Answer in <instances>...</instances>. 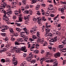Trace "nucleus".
I'll use <instances>...</instances> for the list:
<instances>
[{
	"label": "nucleus",
	"instance_id": "052dcab7",
	"mask_svg": "<svg viewBox=\"0 0 66 66\" xmlns=\"http://www.w3.org/2000/svg\"><path fill=\"white\" fill-rule=\"evenodd\" d=\"M15 23H16V24H17V25L18 26H20L21 25V24L20 23H17L16 22Z\"/></svg>",
	"mask_w": 66,
	"mask_h": 66
},
{
	"label": "nucleus",
	"instance_id": "37998d69",
	"mask_svg": "<svg viewBox=\"0 0 66 66\" xmlns=\"http://www.w3.org/2000/svg\"><path fill=\"white\" fill-rule=\"evenodd\" d=\"M25 13H26V14H29V11L27 10H26L24 11Z\"/></svg>",
	"mask_w": 66,
	"mask_h": 66
},
{
	"label": "nucleus",
	"instance_id": "603ef678",
	"mask_svg": "<svg viewBox=\"0 0 66 66\" xmlns=\"http://www.w3.org/2000/svg\"><path fill=\"white\" fill-rule=\"evenodd\" d=\"M53 51L55 52L56 51V48H55L53 47L52 48Z\"/></svg>",
	"mask_w": 66,
	"mask_h": 66
},
{
	"label": "nucleus",
	"instance_id": "7c9ffc66",
	"mask_svg": "<svg viewBox=\"0 0 66 66\" xmlns=\"http://www.w3.org/2000/svg\"><path fill=\"white\" fill-rule=\"evenodd\" d=\"M11 38V39L12 42H14V41L15 40V39L14 38V36H12Z\"/></svg>",
	"mask_w": 66,
	"mask_h": 66
},
{
	"label": "nucleus",
	"instance_id": "774afa93",
	"mask_svg": "<svg viewBox=\"0 0 66 66\" xmlns=\"http://www.w3.org/2000/svg\"><path fill=\"white\" fill-rule=\"evenodd\" d=\"M50 42H54V40L53 39H52L50 40Z\"/></svg>",
	"mask_w": 66,
	"mask_h": 66
},
{
	"label": "nucleus",
	"instance_id": "1a4fd4ad",
	"mask_svg": "<svg viewBox=\"0 0 66 66\" xmlns=\"http://www.w3.org/2000/svg\"><path fill=\"white\" fill-rule=\"evenodd\" d=\"M59 11H61V13H62V15L64 14V9L63 8H60L59 9Z\"/></svg>",
	"mask_w": 66,
	"mask_h": 66
},
{
	"label": "nucleus",
	"instance_id": "09e8293b",
	"mask_svg": "<svg viewBox=\"0 0 66 66\" xmlns=\"http://www.w3.org/2000/svg\"><path fill=\"white\" fill-rule=\"evenodd\" d=\"M57 65H58V63H57V62H55V63L54 64V65H53V66H57Z\"/></svg>",
	"mask_w": 66,
	"mask_h": 66
},
{
	"label": "nucleus",
	"instance_id": "69168bd1",
	"mask_svg": "<svg viewBox=\"0 0 66 66\" xmlns=\"http://www.w3.org/2000/svg\"><path fill=\"white\" fill-rule=\"evenodd\" d=\"M1 6V7L0 8V10L1 11H2V9H3V7L2 6Z\"/></svg>",
	"mask_w": 66,
	"mask_h": 66
},
{
	"label": "nucleus",
	"instance_id": "864d4df0",
	"mask_svg": "<svg viewBox=\"0 0 66 66\" xmlns=\"http://www.w3.org/2000/svg\"><path fill=\"white\" fill-rule=\"evenodd\" d=\"M32 52H31L29 54V56H30L29 57H31V56H32Z\"/></svg>",
	"mask_w": 66,
	"mask_h": 66
},
{
	"label": "nucleus",
	"instance_id": "4d7b16f0",
	"mask_svg": "<svg viewBox=\"0 0 66 66\" xmlns=\"http://www.w3.org/2000/svg\"><path fill=\"white\" fill-rule=\"evenodd\" d=\"M33 21H34V22H36V19L35 18H34L33 19Z\"/></svg>",
	"mask_w": 66,
	"mask_h": 66
},
{
	"label": "nucleus",
	"instance_id": "a19ab883",
	"mask_svg": "<svg viewBox=\"0 0 66 66\" xmlns=\"http://www.w3.org/2000/svg\"><path fill=\"white\" fill-rule=\"evenodd\" d=\"M6 54H7V56H11L12 54L10 53H9L8 52H6Z\"/></svg>",
	"mask_w": 66,
	"mask_h": 66
},
{
	"label": "nucleus",
	"instance_id": "473e14b6",
	"mask_svg": "<svg viewBox=\"0 0 66 66\" xmlns=\"http://www.w3.org/2000/svg\"><path fill=\"white\" fill-rule=\"evenodd\" d=\"M62 51H63V52H65L66 51V48H64L62 49Z\"/></svg>",
	"mask_w": 66,
	"mask_h": 66
},
{
	"label": "nucleus",
	"instance_id": "f704fd0d",
	"mask_svg": "<svg viewBox=\"0 0 66 66\" xmlns=\"http://www.w3.org/2000/svg\"><path fill=\"white\" fill-rule=\"evenodd\" d=\"M41 40V39L39 38L38 39V40H37V42L38 43H40V42H41V41L42 40Z\"/></svg>",
	"mask_w": 66,
	"mask_h": 66
},
{
	"label": "nucleus",
	"instance_id": "cd10ccee",
	"mask_svg": "<svg viewBox=\"0 0 66 66\" xmlns=\"http://www.w3.org/2000/svg\"><path fill=\"white\" fill-rule=\"evenodd\" d=\"M32 38H33V39H36V38H37V37H36V36L35 35H33Z\"/></svg>",
	"mask_w": 66,
	"mask_h": 66
},
{
	"label": "nucleus",
	"instance_id": "393cba45",
	"mask_svg": "<svg viewBox=\"0 0 66 66\" xmlns=\"http://www.w3.org/2000/svg\"><path fill=\"white\" fill-rule=\"evenodd\" d=\"M31 60V57H27V61H28V62H30Z\"/></svg>",
	"mask_w": 66,
	"mask_h": 66
},
{
	"label": "nucleus",
	"instance_id": "bb28decb",
	"mask_svg": "<svg viewBox=\"0 0 66 66\" xmlns=\"http://www.w3.org/2000/svg\"><path fill=\"white\" fill-rule=\"evenodd\" d=\"M9 30L10 31L11 33H13L14 31H13V29L11 28H10L9 29Z\"/></svg>",
	"mask_w": 66,
	"mask_h": 66
},
{
	"label": "nucleus",
	"instance_id": "f3484780",
	"mask_svg": "<svg viewBox=\"0 0 66 66\" xmlns=\"http://www.w3.org/2000/svg\"><path fill=\"white\" fill-rule=\"evenodd\" d=\"M12 62L14 63V65H17V61H16L15 60V59H12Z\"/></svg>",
	"mask_w": 66,
	"mask_h": 66
},
{
	"label": "nucleus",
	"instance_id": "b1692460",
	"mask_svg": "<svg viewBox=\"0 0 66 66\" xmlns=\"http://www.w3.org/2000/svg\"><path fill=\"white\" fill-rule=\"evenodd\" d=\"M17 40L18 42H22L23 41L22 39H19V38Z\"/></svg>",
	"mask_w": 66,
	"mask_h": 66
},
{
	"label": "nucleus",
	"instance_id": "680f3d73",
	"mask_svg": "<svg viewBox=\"0 0 66 66\" xmlns=\"http://www.w3.org/2000/svg\"><path fill=\"white\" fill-rule=\"evenodd\" d=\"M42 6H43V7H45L46 6V5L45 4H43L41 5Z\"/></svg>",
	"mask_w": 66,
	"mask_h": 66
},
{
	"label": "nucleus",
	"instance_id": "6e6d98bb",
	"mask_svg": "<svg viewBox=\"0 0 66 66\" xmlns=\"http://www.w3.org/2000/svg\"><path fill=\"white\" fill-rule=\"evenodd\" d=\"M5 33H1V35L2 36H5Z\"/></svg>",
	"mask_w": 66,
	"mask_h": 66
},
{
	"label": "nucleus",
	"instance_id": "49530a36",
	"mask_svg": "<svg viewBox=\"0 0 66 66\" xmlns=\"http://www.w3.org/2000/svg\"><path fill=\"white\" fill-rule=\"evenodd\" d=\"M48 58L45 59L44 60H45V61L46 62H49V60H48Z\"/></svg>",
	"mask_w": 66,
	"mask_h": 66
},
{
	"label": "nucleus",
	"instance_id": "412c9836",
	"mask_svg": "<svg viewBox=\"0 0 66 66\" xmlns=\"http://www.w3.org/2000/svg\"><path fill=\"white\" fill-rule=\"evenodd\" d=\"M53 35V34L51 33H48V37H50V38H52V36Z\"/></svg>",
	"mask_w": 66,
	"mask_h": 66
},
{
	"label": "nucleus",
	"instance_id": "423d86ee",
	"mask_svg": "<svg viewBox=\"0 0 66 66\" xmlns=\"http://www.w3.org/2000/svg\"><path fill=\"white\" fill-rule=\"evenodd\" d=\"M40 44H43V45L44 46H47V43L46 41H44V40H41V42H40Z\"/></svg>",
	"mask_w": 66,
	"mask_h": 66
},
{
	"label": "nucleus",
	"instance_id": "0eeeda50",
	"mask_svg": "<svg viewBox=\"0 0 66 66\" xmlns=\"http://www.w3.org/2000/svg\"><path fill=\"white\" fill-rule=\"evenodd\" d=\"M53 33L55 35H56L59 34V31H56V30H53Z\"/></svg>",
	"mask_w": 66,
	"mask_h": 66
},
{
	"label": "nucleus",
	"instance_id": "0e129e2a",
	"mask_svg": "<svg viewBox=\"0 0 66 66\" xmlns=\"http://www.w3.org/2000/svg\"><path fill=\"white\" fill-rule=\"evenodd\" d=\"M5 28H6V30H7V29H9V27L7 26H5Z\"/></svg>",
	"mask_w": 66,
	"mask_h": 66
},
{
	"label": "nucleus",
	"instance_id": "c03bdc74",
	"mask_svg": "<svg viewBox=\"0 0 66 66\" xmlns=\"http://www.w3.org/2000/svg\"><path fill=\"white\" fill-rule=\"evenodd\" d=\"M48 33L47 32H46L45 34V36L46 37H47V36H48Z\"/></svg>",
	"mask_w": 66,
	"mask_h": 66
},
{
	"label": "nucleus",
	"instance_id": "c9c22d12",
	"mask_svg": "<svg viewBox=\"0 0 66 66\" xmlns=\"http://www.w3.org/2000/svg\"><path fill=\"white\" fill-rule=\"evenodd\" d=\"M51 26V25H50L46 26L45 27L46 28H47V29H50Z\"/></svg>",
	"mask_w": 66,
	"mask_h": 66
},
{
	"label": "nucleus",
	"instance_id": "aec40b11",
	"mask_svg": "<svg viewBox=\"0 0 66 66\" xmlns=\"http://www.w3.org/2000/svg\"><path fill=\"white\" fill-rule=\"evenodd\" d=\"M19 22H22V17H19Z\"/></svg>",
	"mask_w": 66,
	"mask_h": 66
},
{
	"label": "nucleus",
	"instance_id": "c756f323",
	"mask_svg": "<svg viewBox=\"0 0 66 66\" xmlns=\"http://www.w3.org/2000/svg\"><path fill=\"white\" fill-rule=\"evenodd\" d=\"M5 42H6V43H7V42H8L7 41L9 40V39L8 38H7V37H6L5 39Z\"/></svg>",
	"mask_w": 66,
	"mask_h": 66
},
{
	"label": "nucleus",
	"instance_id": "a18cd8bd",
	"mask_svg": "<svg viewBox=\"0 0 66 66\" xmlns=\"http://www.w3.org/2000/svg\"><path fill=\"white\" fill-rule=\"evenodd\" d=\"M37 37H39L40 35V34H39V32H37Z\"/></svg>",
	"mask_w": 66,
	"mask_h": 66
},
{
	"label": "nucleus",
	"instance_id": "4be33fe9",
	"mask_svg": "<svg viewBox=\"0 0 66 66\" xmlns=\"http://www.w3.org/2000/svg\"><path fill=\"white\" fill-rule=\"evenodd\" d=\"M41 12L42 14L43 15H45V12L44 11V10H43V9H41Z\"/></svg>",
	"mask_w": 66,
	"mask_h": 66
},
{
	"label": "nucleus",
	"instance_id": "bf43d9fd",
	"mask_svg": "<svg viewBox=\"0 0 66 66\" xmlns=\"http://www.w3.org/2000/svg\"><path fill=\"white\" fill-rule=\"evenodd\" d=\"M22 2H23V4H26V0H22Z\"/></svg>",
	"mask_w": 66,
	"mask_h": 66
},
{
	"label": "nucleus",
	"instance_id": "f257e3e1",
	"mask_svg": "<svg viewBox=\"0 0 66 66\" xmlns=\"http://www.w3.org/2000/svg\"><path fill=\"white\" fill-rule=\"evenodd\" d=\"M25 32H21V37H22L23 38V39L26 42H28V38L27 37H25Z\"/></svg>",
	"mask_w": 66,
	"mask_h": 66
},
{
	"label": "nucleus",
	"instance_id": "f8f14e48",
	"mask_svg": "<svg viewBox=\"0 0 66 66\" xmlns=\"http://www.w3.org/2000/svg\"><path fill=\"white\" fill-rule=\"evenodd\" d=\"M11 9H8L7 10V11L8 12H7L6 14H12V12L11 11Z\"/></svg>",
	"mask_w": 66,
	"mask_h": 66
},
{
	"label": "nucleus",
	"instance_id": "2f4dec72",
	"mask_svg": "<svg viewBox=\"0 0 66 66\" xmlns=\"http://www.w3.org/2000/svg\"><path fill=\"white\" fill-rule=\"evenodd\" d=\"M42 20L43 21H46V19L45 18V16H43L42 17Z\"/></svg>",
	"mask_w": 66,
	"mask_h": 66
},
{
	"label": "nucleus",
	"instance_id": "9d476101",
	"mask_svg": "<svg viewBox=\"0 0 66 66\" xmlns=\"http://www.w3.org/2000/svg\"><path fill=\"white\" fill-rule=\"evenodd\" d=\"M56 61H57V60H56V59H54L51 60L50 61V62H51V63H52V62H54L53 63V64H55V63L57 62Z\"/></svg>",
	"mask_w": 66,
	"mask_h": 66
},
{
	"label": "nucleus",
	"instance_id": "7ed1b4c3",
	"mask_svg": "<svg viewBox=\"0 0 66 66\" xmlns=\"http://www.w3.org/2000/svg\"><path fill=\"white\" fill-rule=\"evenodd\" d=\"M37 29V27L36 26H35L34 28H32V30L30 31V33H35Z\"/></svg>",
	"mask_w": 66,
	"mask_h": 66
},
{
	"label": "nucleus",
	"instance_id": "9b49d317",
	"mask_svg": "<svg viewBox=\"0 0 66 66\" xmlns=\"http://www.w3.org/2000/svg\"><path fill=\"white\" fill-rule=\"evenodd\" d=\"M23 30L25 31V32L27 34V35H28L29 33V31L27 30V28H23Z\"/></svg>",
	"mask_w": 66,
	"mask_h": 66
},
{
	"label": "nucleus",
	"instance_id": "ea45409f",
	"mask_svg": "<svg viewBox=\"0 0 66 66\" xmlns=\"http://www.w3.org/2000/svg\"><path fill=\"white\" fill-rule=\"evenodd\" d=\"M24 19L25 20H26L27 19H29V17L28 16H24Z\"/></svg>",
	"mask_w": 66,
	"mask_h": 66
},
{
	"label": "nucleus",
	"instance_id": "dca6fc26",
	"mask_svg": "<svg viewBox=\"0 0 66 66\" xmlns=\"http://www.w3.org/2000/svg\"><path fill=\"white\" fill-rule=\"evenodd\" d=\"M63 45H66V38L64 39L62 42Z\"/></svg>",
	"mask_w": 66,
	"mask_h": 66
},
{
	"label": "nucleus",
	"instance_id": "39448f33",
	"mask_svg": "<svg viewBox=\"0 0 66 66\" xmlns=\"http://www.w3.org/2000/svg\"><path fill=\"white\" fill-rule=\"evenodd\" d=\"M37 22L39 23V26H41V25H42V23H41V22H40L41 19L39 18H37Z\"/></svg>",
	"mask_w": 66,
	"mask_h": 66
},
{
	"label": "nucleus",
	"instance_id": "2eb2a0df",
	"mask_svg": "<svg viewBox=\"0 0 66 66\" xmlns=\"http://www.w3.org/2000/svg\"><path fill=\"white\" fill-rule=\"evenodd\" d=\"M49 7H50L48 8V9L49 10H53V7L52 5H49Z\"/></svg>",
	"mask_w": 66,
	"mask_h": 66
},
{
	"label": "nucleus",
	"instance_id": "a878e982",
	"mask_svg": "<svg viewBox=\"0 0 66 66\" xmlns=\"http://www.w3.org/2000/svg\"><path fill=\"white\" fill-rule=\"evenodd\" d=\"M64 47V45H59L58 46V48H60L61 49V48H63Z\"/></svg>",
	"mask_w": 66,
	"mask_h": 66
},
{
	"label": "nucleus",
	"instance_id": "4c0bfd02",
	"mask_svg": "<svg viewBox=\"0 0 66 66\" xmlns=\"http://www.w3.org/2000/svg\"><path fill=\"white\" fill-rule=\"evenodd\" d=\"M31 63H35L36 62V60H31Z\"/></svg>",
	"mask_w": 66,
	"mask_h": 66
},
{
	"label": "nucleus",
	"instance_id": "c85d7f7f",
	"mask_svg": "<svg viewBox=\"0 0 66 66\" xmlns=\"http://www.w3.org/2000/svg\"><path fill=\"white\" fill-rule=\"evenodd\" d=\"M53 39L54 42H56V41H57V37H54V38Z\"/></svg>",
	"mask_w": 66,
	"mask_h": 66
},
{
	"label": "nucleus",
	"instance_id": "6e6552de",
	"mask_svg": "<svg viewBox=\"0 0 66 66\" xmlns=\"http://www.w3.org/2000/svg\"><path fill=\"white\" fill-rule=\"evenodd\" d=\"M55 58H57L59 57L60 56V53H57L55 54Z\"/></svg>",
	"mask_w": 66,
	"mask_h": 66
},
{
	"label": "nucleus",
	"instance_id": "58836bf2",
	"mask_svg": "<svg viewBox=\"0 0 66 66\" xmlns=\"http://www.w3.org/2000/svg\"><path fill=\"white\" fill-rule=\"evenodd\" d=\"M6 8H7V9H11V6L7 5H6Z\"/></svg>",
	"mask_w": 66,
	"mask_h": 66
},
{
	"label": "nucleus",
	"instance_id": "8fccbe9b",
	"mask_svg": "<svg viewBox=\"0 0 66 66\" xmlns=\"http://www.w3.org/2000/svg\"><path fill=\"white\" fill-rule=\"evenodd\" d=\"M54 43V42H50V45H53V44Z\"/></svg>",
	"mask_w": 66,
	"mask_h": 66
},
{
	"label": "nucleus",
	"instance_id": "a211bd4d",
	"mask_svg": "<svg viewBox=\"0 0 66 66\" xmlns=\"http://www.w3.org/2000/svg\"><path fill=\"white\" fill-rule=\"evenodd\" d=\"M3 4H2V5L1 6L2 7H5V6H6L7 5V4L6 3H3Z\"/></svg>",
	"mask_w": 66,
	"mask_h": 66
},
{
	"label": "nucleus",
	"instance_id": "5fc2aeb1",
	"mask_svg": "<svg viewBox=\"0 0 66 66\" xmlns=\"http://www.w3.org/2000/svg\"><path fill=\"white\" fill-rule=\"evenodd\" d=\"M15 45H19V43H18L17 42H15L14 43Z\"/></svg>",
	"mask_w": 66,
	"mask_h": 66
},
{
	"label": "nucleus",
	"instance_id": "f03ea898",
	"mask_svg": "<svg viewBox=\"0 0 66 66\" xmlns=\"http://www.w3.org/2000/svg\"><path fill=\"white\" fill-rule=\"evenodd\" d=\"M21 50V49L20 48H17L16 47H13V48L12 49V52H14L15 51H16V52L17 53H20V51Z\"/></svg>",
	"mask_w": 66,
	"mask_h": 66
},
{
	"label": "nucleus",
	"instance_id": "4468645a",
	"mask_svg": "<svg viewBox=\"0 0 66 66\" xmlns=\"http://www.w3.org/2000/svg\"><path fill=\"white\" fill-rule=\"evenodd\" d=\"M26 47H23L21 49L22 51H23L24 52H26L27 51V50L26 49Z\"/></svg>",
	"mask_w": 66,
	"mask_h": 66
},
{
	"label": "nucleus",
	"instance_id": "338daca9",
	"mask_svg": "<svg viewBox=\"0 0 66 66\" xmlns=\"http://www.w3.org/2000/svg\"><path fill=\"white\" fill-rule=\"evenodd\" d=\"M32 2H33L34 3H36V1H35V0H32Z\"/></svg>",
	"mask_w": 66,
	"mask_h": 66
},
{
	"label": "nucleus",
	"instance_id": "6ab92c4d",
	"mask_svg": "<svg viewBox=\"0 0 66 66\" xmlns=\"http://www.w3.org/2000/svg\"><path fill=\"white\" fill-rule=\"evenodd\" d=\"M39 8H40V5H37L36 7V10H39Z\"/></svg>",
	"mask_w": 66,
	"mask_h": 66
},
{
	"label": "nucleus",
	"instance_id": "20e7f679",
	"mask_svg": "<svg viewBox=\"0 0 66 66\" xmlns=\"http://www.w3.org/2000/svg\"><path fill=\"white\" fill-rule=\"evenodd\" d=\"M4 18H3V19H4L5 21L8 24H9L10 23V22L9 21V19L8 18V17H4Z\"/></svg>",
	"mask_w": 66,
	"mask_h": 66
},
{
	"label": "nucleus",
	"instance_id": "e2e57ef3",
	"mask_svg": "<svg viewBox=\"0 0 66 66\" xmlns=\"http://www.w3.org/2000/svg\"><path fill=\"white\" fill-rule=\"evenodd\" d=\"M45 58H41L40 59L41 60H40V61H43V60H45Z\"/></svg>",
	"mask_w": 66,
	"mask_h": 66
},
{
	"label": "nucleus",
	"instance_id": "79ce46f5",
	"mask_svg": "<svg viewBox=\"0 0 66 66\" xmlns=\"http://www.w3.org/2000/svg\"><path fill=\"white\" fill-rule=\"evenodd\" d=\"M34 52H35L36 53L38 54L39 53V51L37 50H35L34 51Z\"/></svg>",
	"mask_w": 66,
	"mask_h": 66
},
{
	"label": "nucleus",
	"instance_id": "3c124183",
	"mask_svg": "<svg viewBox=\"0 0 66 66\" xmlns=\"http://www.w3.org/2000/svg\"><path fill=\"white\" fill-rule=\"evenodd\" d=\"M3 13H4V14H5L4 15V17H6V11L5 10Z\"/></svg>",
	"mask_w": 66,
	"mask_h": 66
},
{
	"label": "nucleus",
	"instance_id": "ddd939ff",
	"mask_svg": "<svg viewBox=\"0 0 66 66\" xmlns=\"http://www.w3.org/2000/svg\"><path fill=\"white\" fill-rule=\"evenodd\" d=\"M27 64V62L26 61H24L21 64V66H26Z\"/></svg>",
	"mask_w": 66,
	"mask_h": 66
},
{
	"label": "nucleus",
	"instance_id": "13d9d810",
	"mask_svg": "<svg viewBox=\"0 0 66 66\" xmlns=\"http://www.w3.org/2000/svg\"><path fill=\"white\" fill-rule=\"evenodd\" d=\"M12 3L14 5H16L17 3L16 2H12Z\"/></svg>",
	"mask_w": 66,
	"mask_h": 66
},
{
	"label": "nucleus",
	"instance_id": "72a5a7b5",
	"mask_svg": "<svg viewBox=\"0 0 66 66\" xmlns=\"http://www.w3.org/2000/svg\"><path fill=\"white\" fill-rule=\"evenodd\" d=\"M4 49L3 48H2L0 50V53H1L2 52H4Z\"/></svg>",
	"mask_w": 66,
	"mask_h": 66
},
{
	"label": "nucleus",
	"instance_id": "de8ad7c7",
	"mask_svg": "<svg viewBox=\"0 0 66 66\" xmlns=\"http://www.w3.org/2000/svg\"><path fill=\"white\" fill-rule=\"evenodd\" d=\"M1 61L2 63H4V62H5V59H2Z\"/></svg>",
	"mask_w": 66,
	"mask_h": 66
},
{
	"label": "nucleus",
	"instance_id": "5701e85b",
	"mask_svg": "<svg viewBox=\"0 0 66 66\" xmlns=\"http://www.w3.org/2000/svg\"><path fill=\"white\" fill-rule=\"evenodd\" d=\"M45 31H46V33H49L50 31V29H45Z\"/></svg>",
	"mask_w": 66,
	"mask_h": 66
},
{
	"label": "nucleus",
	"instance_id": "e433bc0d",
	"mask_svg": "<svg viewBox=\"0 0 66 66\" xmlns=\"http://www.w3.org/2000/svg\"><path fill=\"white\" fill-rule=\"evenodd\" d=\"M50 14V12L48 11L46 12V15L47 16H49V15Z\"/></svg>",
	"mask_w": 66,
	"mask_h": 66
}]
</instances>
